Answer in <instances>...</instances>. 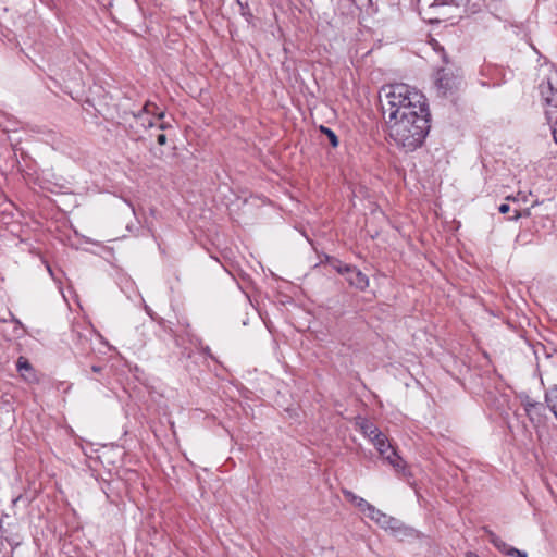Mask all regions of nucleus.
I'll return each instance as SVG.
<instances>
[{
	"label": "nucleus",
	"mask_w": 557,
	"mask_h": 557,
	"mask_svg": "<svg viewBox=\"0 0 557 557\" xmlns=\"http://www.w3.org/2000/svg\"><path fill=\"white\" fill-rule=\"evenodd\" d=\"M47 270H48L49 274H50L51 276H53V271H52V269L50 268V265H49V264L47 265Z\"/></svg>",
	"instance_id": "obj_27"
},
{
	"label": "nucleus",
	"mask_w": 557,
	"mask_h": 557,
	"mask_svg": "<svg viewBox=\"0 0 557 557\" xmlns=\"http://www.w3.org/2000/svg\"><path fill=\"white\" fill-rule=\"evenodd\" d=\"M429 116L412 114L404 119L386 120L388 135L405 151H413L422 145L429 133Z\"/></svg>",
	"instance_id": "obj_2"
},
{
	"label": "nucleus",
	"mask_w": 557,
	"mask_h": 557,
	"mask_svg": "<svg viewBox=\"0 0 557 557\" xmlns=\"http://www.w3.org/2000/svg\"><path fill=\"white\" fill-rule=\"evenodd\" d=\"M380 103L385 121L404 119L412 116V114H430L425 96L406 84L383 87L380 94Z\"/></svg>",
	"instance_id": "obj_1"
},
{
	"label": "nucleus",
	"mask_w": 557,
	"mask_h": 557,
	"mask_svg": "<svg viewBox=\"0 0 557 557\" xmlns=\"http://www.w3.org/2000/svg\"><path fill=\"white\" fill-rule=\"evenodd\" d=\"M377 524H380L384 529L394 530L396 528L397 521L385 513L384 518H381Z\"/></svg>",
	"instance_id": "obj_19"
},
{
	"label": "nucleus",
	"mask_w": 557,
	"mask_h": 557,
	"mask_svg": "<svg viewBox=\"0 0 557 557\" xmlns=\"http://www.w3.org/2000/svg\"><path fill=\"white\" fill-rule=\"evenodd\" d=\"M359 429L362 434L369 438V441L374 445L379 455L385 456L389 450L394 449L393 445L389 443L388 438L385 434H383L376 425L372 422L362 419L359 423Z\"/></svg>",
	"instance_id": "obj_5"
},
{
	"label": "nucleus",
	"mask_w": 557,
	"mask_h": 557,
	"mask_svg": "<svg viewBox=\"0 0 557 557\" xmlns=\"http://www.w3.org/2000/svg\"><path fill=\"white\" fill-rule=\"evenodd\" d=\"M16 367L22 376H24L26 380H30V377L26 375V372H32V366L27 359H25L24 357H20L17 359Z\"/></svg>",
	"instance_id": "obj_15"
},
{
	"label": "nucleus",
	"mask_w": 557,
	"mask_h": 557,
	"mask_svg": "<svg viewBox=\"0 0 557 557\" xmlns=\"http://www.w3.org/2000/svg\"><path fill=\"white\" fill-rule=\"evenodd\" d=\"M135 120L137 123L143 126L144 128H151L156 126V119H153L151 115L146 113L143 109L134 114Z\"/></svg>",
	"instance_id": "obj_12"
},
{
	"label": "nucleus",
	"mask_w": 557,
	"mask_h": 557,
	"mask_svg": "<svg viewBox=\"0 0 557 557\" xmlns=\"http://www.w3.org/2000/svg\"><path fill=\"white\" fill-rule=\"evenodd\" d=\"M540 92L545 107L546 120L550 125L554 140L557 144V89L554 88L550 78L541 83Z\"/></svg>",
	"instance_id": "obj_4"
},
{
	"label": "nucleus",
	"mask_w": 557,
	"mask_h": 557,
	"mask_svg": "<svg viewBox=\"0 0 557 557\" xmlns=\"http://www.w3.org/2000/svg\"><path fill=\"white\" fill-rule=\"evenodd\" d=\"M507 199L508 200H512L513 202L517 203V207L513 210L515 211V215L510 218L511 220H518L519 218L529 216L531 214L530 208H524L523 209L519 205L520 201L527 202V196L525 195H522L521 193H519L516 197H508Z\"/></svg>",
	"instance_id": "obj_10"
},
{
	"label": "nucleus",
	"mask_w": 557,
	"mask_h": 557,
	"mask_svg": "<svg viewBox=\"0 0 557 557\" xmlns=\"http://www.w3.org/2000/svg\"><path fill=\"white\" fill-rule=\"evenodd\" d=\"M157 141L159 145L163 146L166 144V135L163 133H160L157 135Z\"/></svg>",
	"instance_id": "obj_22"
},
{
	"label": "nucleus",
	"mask_w": 557,
	"mask_h": 557,
	"mask_svg": "<svg viewBox=\"0 0 557 557\" xmlns=\"http://www.w3.org/2000/svg\"><path fill=\"white\" fill-rule=\"evenodd\" d=\"M467 557H480V556L476 555L475 553L470 552L467 554Z\"/></svg>",
	"instance_id": "obj_26"
},
{
	"label": "nucleus",
	"mask_w": 557,
	"mask_h": 557,
	"mask_svg": "<svg viewBox=\"0 0 557 557\" xmlns=\"http://www.w3.org/2000/svg\"><path fill=\"white\" fill-rule=\"evenodd\" d=\"M364 515L377 523L381 518H384L385 513L376 509L373 505H370Z\"/></svg>",
	"instance_id": "obj_17"
},
{
	"label": "nucleus",
	"mask_w": 557,
	"mask_h": 557,
	"mask_svg": "<svg viewBox=\"0 0 557 557\" xmlns=\"http://www.w3.org/2000/svg\"><path fill=\"white\" fill-rule=\"evenodd\" d=\"M545 403L557 420V386H554L546 392Z\"/></svg>",
	"instance_id": "obj_13"
},
{
	"label": "nucleus",
	"mask_w": 557,
	"mask_h": 557,
	"mask_svg": "<svg viewBox=\"0 0 557 557\" xmlns=\"http://www.w3.org/2000/svg\"><path fill=\"white\" fill-rule=\"evenodd\" d=\"M524 412L533 424L540 423L542 421L544 406L541 403L536 401L532 404V406L528 408Z\"/></svg>",
	"instance_id": "obj_11"
},
{
	"label": "nucleus",
	"mask_w": 557,
	"mask_h": 557,
	"mask_svg": "<svg viewBox=\"0 0 557 557\" xmlns=\"http://www.w3.org/2000/svg\"><path fill=\"white\" fill-rule=\"evenodd\" d=\"M101 370H102V368L99 367V366H92L91 367V371L95 372V373H99V372H101Z\"/></svg>",
	"instance_id": "obj_25"
},
{
	"label": "nucleus",
	"mask_w": 557,
	"mask_h": 557,
	"mask_svg": "<svg viewBox=\"0 0 557 557\" xmlns=\"http://www.w3.org/2000/svg\"><path fill=\"white\" fill-rule=\"evenodd\" d=\"M499 212L505 214V213H508L510 211V206L507 205V203H502L498 208Z\"/></svg>",
	"instance_id": "obj_23"
},
{
	"label": "nucleus",
	"mask_w": 557,
	"mask_h": 557,
	"mask_svg": "<svg viewBox=\"0 0 557 557\" xmlns=\"http://www.w3.org/2000/svg\"><path fill=\"white\" fill-rule=\"evenodd\" d=\"M320 131H321L323 134H325V135H326V137H327V139H329V141H330V144H331V146H332V147H334V148H335V147H337V146H338V138H337L336 134H335L332 129H330V128H327V127H325V126L321 125V126H320Z\"/></svg>",
	"instance_id": "obj_18"
},
{
	"label": "nucleus",
	"mask_w": 557,
	"mask_h": 557,
	"mask_svg": "<svg viewBox=\"0 0 557 557\" xmlns=\"http://www.w3.org/2000/svg\"><path fill=\"white\" fill-rule=\"evenodd\" d=\"M488 540L499 552H502L508 556L528 557L527 552L520 550L518 548H515V547L508 545L505 541H503L499 536H497L493 532L488 533Z\"/></svg>",
	"instance_id": "obj_7"
},
{
	"label": "nucleus",
	"mask_w": 557,
	"mask_h": 557,
	"mask_svg": "<svg viewBox=\"0 0 557 557\" xmlns=\"http://www.w3.org/2000/svg\"><path fill=\"white\" fill-rule=\"evenodd\" d=\"M156 126L158 127V129H161V131L172 127V125L169 122H165L163 120L156 121Z\"/></svg>",
	"instance_id": "obj_21"
},
{
	"label": "nucleus",
	"mask_w": 557,
	"mask_h": 557,
	"mask_svg": "<svg viewBox=\"0 0 557 557\" xmlns=\"http://www.w3.org/2000/svg\"><path fill=\"white\" fill-rule=\"evenodd\" d=\"M143 110L151 115L157 121L163 120L165 116V111L159 108L156 103L147 101L143 107Z\"/></svg>",
	"instance_id": "obj_14"
},
{
	"label": "nucleus",
	"mask_w": 557,
	"mask_h": 557,
	"mask_svg": "<svg viewBox=\"0 0 557 557\" xmlns=\"http://www.w3.org/2000/svg\"><path fill=\"white\" fill-rule=\"evenodd\" d=\"M445 5H448V2L446 0H435L434 3L432 4L433 8H440Z\"/></svg>",
	"instance_id": "obj_24"
},
{
	"label": "nucleus",
	"mask_w": 557,
	"mask_h": 557,
	"mask_svg": "<svg viewBox=\"0 0 557 557\" xmlns=\"http://www.w3.org/2000/svg\"><path fill=\"white\" fill-rule=\"evenodd\" d=\"M343 495L346 498V500L356 506L362 513H364L369 506L371 505L364 498L357 496L351 491L343 490Z\"/></svg>",
	"instance_id": "obj_9"
},
{
	"label": "nucleus",
	"mask_w": 557,
	"mask_h": 557,
	"mask_svg": "<svg viewBox=\"0 0 557 557\" xmlns=\"http://www.w3.org/2000/svg\"><path fill=\"white\" fill-rule=\"evenodd\" d=\"M338 273L346 276L347 282L361 290L366 289L369 285V280L359 269L349 265L336 267Z\"/></svg>",
	"instance_id": "obj_6"
},
{
	"label": "nucleus",
	"mask_w": 557,
	"mask_h": 557,
	"mask_svg": "<svg viewBox=\"0 0 557 557\" xmlns=\"http://www.w3.org/2000/svg\"><path fill=\"white\" fill-rule=\"evenodd\" d=\"M364 515L377 523L381 518H384L385 513L376 509L373 505H370Z\"/></svg>",
	"instance_id": "obj_16"
},
{
	"label": "nucleus",
	"mask_w": 557,
	"mask_h": 557,
	"mask_svg": "<svg viewBox=\"0 0 557 557\" xmlns=\"http://www.w3.org/2000/svg\"><path fill=\"white\" fill-rule=\"evenodd\" d=\"M434 85L440 96L446 97L454 94L462 85V76L459 69L446 65L434 74Z\"/></svg>",
	"instance_id": "obj_3"
},
{
	"label": "nucleus",
	"mask_w": 557,
	"mask_h": 557,
	"mask_svg": "<svg viewBox=\"0 0 557 557\" xmlns=\"http://www.w3.org/2000/svg\"><path fill=\"white\" fill-rule=\"evenodd\" d=\"M518 399L523 407L524 411L532 406V404L536 403V400L532 399L528 394L520 393L518 395Z\"/></svg>",
	"instance_id": "obj_20"
},
{
	"label": "nucleus",
	"mask_w": 557,
	"mask_h": 557,
	"mask_svg": "<svg viewBox=\"0 0 557 557\" xmlns=\"http://www.w3.org/2000/svg\"><path fill=\"white\" fill-rule=\"evenodd\" d=\"M381 458L387 462L397 473H405L406 462L397 454L395 448L389 450V453H387L385 456H382Z\"/></svg>",
	"instance_id": "obj_8"
}]
</instances>
